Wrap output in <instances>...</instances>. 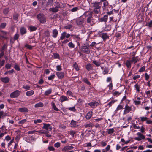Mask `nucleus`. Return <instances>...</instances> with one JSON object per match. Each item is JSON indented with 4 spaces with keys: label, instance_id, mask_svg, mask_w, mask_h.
Wrapping results in <instances>:
<instances>
[{
    "label": "nucleus",
    "instance_id": "obj_1",
    "mask_svg": "<svg viewBox=\"0 0 152 152\" xmlns=\"http://www.w3.org/2000/svg\"><path fill=\"white\" fill-rule=\"evenodd\" d=\"M93 12L95 14H98L100 12V9L102 5V3L95 1L92 3Z\"/></svg>",
    "mask_w": 152,
    "mask_h": 152
},
{
    "label": "nucleus",
    "instance_id": "obj_2",
    "mask_svg": "<svg viewBox=\"0 0 152 152\" xmlns=\"http://www.w3.org/2000/svg\"><path fill=\"white\" fill-rule=\"evenodd\" d=\"M87 23L91 25H93L96 23V20L92 15H91L87 18Z\"/></svg>",
    "mask_w": 152,
    "mask_h": 152
},
{
    "label": "nucleus",
    "instance_id": "obj_3",
    "mask_svg": "<svg viewBox=\"0 0 152 152\" xmlns=\"http://www.w3.org/2000/svg\"><path fill=\"white\" fill-rule=\"evenodd\" d=\"M89 46H88L86 45H83L81 47V51L86 54H88L90 53V50L89 49Z\"/></svg>",
    "mask_w": 152,
    "mask_h": 152
},
{
    "label": "nucleus",
    "instance_id": "obj_4",
    "mask_svg": "<svg viewBox=\"0 0 152 152\" xmlns=\"http://www.w3.org/2000/svg\"><path fill=\"white\" fill-rule=\"evenodd\" d=\"M37 18L38 20L41 23H44L46 21V18L43 14H39L37 15Z\"/></svg>",
    "mask_w": 152,
    "mask_h": 152
},
{
    "label": "nucleus",
    "instance_id": "obj_5",
    "mask_svg": "<svg viewBox=\"0 0 152 152\" xmlns=\"http://www.w3.org/2000/svg\"><path fill=\"white\" fill-rule=\"evenodd\" d=\"M20 93V91L17 90L11 93L10 94V96L11 98H17L19 96Z\"/></svg>",
    "mask_w": 152,
    "mask_h": 152
},
{
    "label": "nucleus",
    "instance_id": "obj_6",
    "mask_svg": "<svg viewBox=\"0 0 152 152\" xmlns=\"http://www.w3.org/2000/svg\"><path fill=\"white\" fill-rule=\"evenodd\" d=\"M131 107L129 106L128 104H126L125 105V110L124 111V114H126L127 113H128L129 111H131Z\"/></svg>",
    "mask_w": 152,
    "mask_h": 152
},
{
    "label": "nucleus",
    "instance_id": "obj_7",
    "mask_svg": "<svg viewBox=\"0 0 152 152\" xmlns=\"http://www.w3.org/2000/svg\"><path fill=\"white\" fill-rule=\"evenodd\" d=\"M43 128L49 131H51L52 129V128L51 127L50 124L45 123L44 124Z\"/></svg>",
    "mask_w": 152,
    "mask_h": 152
},
{
    "label": "nucleus",
    "instance_id": "obj_8",
    "mask_svg": "<svg viewBox=\"0 0 152 152\" xmlns=\"http://www.w3.org/2000/svg\"><path fill=\"white\" fill-rule=\"evenodd\" d=\"M88 104L92 108H94L99 105V104L97 102L94 101L88 103Z\"/></svg>",
    "mask_w": 152,
    "mask_h": 152
},
{
    "label": "nucleus",
    "instance_id": "obj_9",
    "mask_svg": "<svg viewBox=\"0 0 152 152\" xmlns=\"http://www.w3.org/2000/svg\"><path fill=\"white\" fill-rule=\"evenodd\" d=\"M100 37L102 38L103 40L105 41L106 39H109V36L107 34V33H102L100 34Z\"/></svg>",
    "mask_w": 152,
    "mask_h": 152
},
{
    "label": "nucleus",
    "instance_id": "obj_10",
    "mask_svg": "<svg viewBox=\"0 0 152 152\" xmlns=\"http://www.w3.org/2000/svg\"><path fill=\"white\" fill-rule=\"evenodd\" d=\"M108 16L107 15H104L103 17L99 19V21L100 22H106L107 20Z\"/></svg>",
    "mask_w": 152,
    "mask_h": 152
},
{
    "label": "nucleus",
    "instance_id": "obj_11",
    "mask_svg": "<svg viewBox=\"0 0 152 152\" xmlns=\"http://www.w3.org/2000/svg\"><path fill=\"white\" fill-rule=\"evenodd\" d=\"M56 75L59 78L62 79L64 76V73L63 72H57Z\"/></svg>",
    "mask_w": 152,
    "mask_h": 152
},
{
    "label": "nucleus",
    "instance_id": "obj_12",
    "mask_svg": "<svg viewBox=\"0 0 152 152\" xmlns=\"http://www.w3.org/2000/svg\"><path fill=\"white\" fill-rule=\"evenodd\" d=\"M84 22V19H77L76 21V23L77 25H81Z\"/></svg>",
    "mask_w": 152,
    "mask_h": 152
},
{
    "label": "nucleus",
    "instance_id": "obj_13",
    "mask_svg": "<svg viewBox=\"0 0 152 152\" xmlns=\"http://www.w3.org/2000/svg\"><path fill=\"white\" fill-rule=\"evenodd\" d=\"M58 34V31L56 29H54L52 31V36L53 38H56Z\"/></svg>",
    "mask_w": 152,
    "mask_h": 152
},
{
    "label": "nucleus",
    "instance_id": "obj_14",
    "mask_svg": "<svg viewBox=\"0 0 152 152\" xmlns=\"http://www.w3.org/2000/svg\"><path fill=\"white\" fill-rule=\"evenodd\" d=\"M73 148V147L72 146H65L62 149V151H65L69 150H71Z\"/></svg>",
    "mask_w": 152,
    "mask_h": 152
},
{
    "label": "nucleus",
    "instance_id": "obj_15",
    "mask_svg": "<svg viewBox=\"0 0 152 152\" xmlns=\"http://www.w3.org/2000/svg\"><path fill=\"white\" fill-rule=\"evenodd\" d=\"M103 6L102 7V9L103 10H105L107 8V7L109 5V3L108 1H106L103 2Z\"/></svg>",
    "mask_w": 152,
    "mask_h": 152
},
{
    "label": "nucleus",
    "instance_id": "obj_16",
    "mask_svg": "<svg viewBox=\"0 0 152 152\" xmlns=\"http://www.w3.org/2000/svg\"><path fill=\"white\" fill-rule=\"evenodd\" d=\"M29 110L26 107H23L21 108H19L18 109V111L20 112H28Z\"/></svg>",
    "mask_w": 152,
    "mask_h": 152
},
{
    "label": "nucleus",
    "instance_id": "obj_17",
    "mask_svg": "<svg viewBox=\"0 0 152 152\" xmlns=\"http://www.w3.org/2000/svg\"><path fill=\"white\" fill-rule=\"evenodd\" d=\"M1 80L4 83H7L9 82L10 79L8 77H2L1 78Z\"/></svg>",
    "mask_w": 152,
    "mask_h": 152
},
{
    "label": "nucleus",
    "instance_id": "obj_18",
    "mask_svg": "<svg viewBox=\"0 0 152 152\" xmlns=\"http://www.w3.org/2000/svg\"><path fill=\"white\" fill-rule=\"evenodd\" d=\"M20 33L21 35H23L26 33V30L24 27H21L20 29Z\"/></svg>",
    "mask_w": 152,
    "mask_h": 152
},
{
    "label": "nucleus",
    "instance_id": "obj_19",
    "mask_svg": "<svg viewBox=\"0 0 152 152\" xmlns=\"http://www.w3.org/2000/svg\"><path fill=\"white\" fill-rule=\"evenodd\" d=\"M131 64V61L128 60H127L126 61V64L128 69H130Z\"/></svg>",
    "mask_w": 152,
    "mask_h": 152
},
{
    "label": "nucleus",
    "instance_id": "obj_20",
    "mask_svg": "<svg viewBox=\"0 0 152 152\" xmlns=\"http://www.w3.org/2000/svg\"><path fill=\"white\" fill-rule=\"evenodd\" d=\"M68 99L67 97L62 95L60 98V101L61 102H63L66 101H68Z\"/></svg>",
    "mask_w": 152,
    "mask_h": 152
},
{
    "label": "nucleus",
    "instance_id": "obj_21",
    "mask_svg": "<svg viewBox=\"0 0 152 152\" xmlns=\"http://www.w3.org/2000/svg\"><path fill=\"white\" fill-rule=\"evenodd\" d=\"M34 93V91L33 90H30L28 91L26 93V95L28 96H30L33 95Z\"/></svg>",
    "mask_w": 152,
    "mask_h": 152
},
{
    "label": "nucleus",
    "instance_id": "obj_22",
    "mask_svg": "<svg viewBox=\"0 0 152 152\" xmlns=\"http://www.w3.org/2000/svg\"><path fill=\"white\" fill-rule=\"evenodd\" d=\"M137 135L140 138L142 139H144L145 138V136L142 134L141 133L138 132L137 133Z\"/></svg>",
    "mask_w": 152,
    "mask_h": 152
},
{
    "label": "nucleus",
    "instance_id": "obj_23",
    "mask_svg": "<svg viewBox=\"0 0 152 152\" xmlns=\"http://www.w3.org/2000/svg\"><path fill=\"white\" fill-rule=\"evenodd\" d=\"M66 32H63L60 37V39L61 40H62L65 39V37H66Z\"/></svg>",
    "mask_w": 152,
    "mask_h": 152
},
{
    "label": "nucleus",
    "instance_id": "obj_24",
    "mask_svg": "<svg viewBox=\"0 0 152 152\" xmlns=\"http://www.w3.org/2000/svg\"><path fill=\"white\" fill-rule=\"evenodd\" d=\"M44 105L43 103L39 102L36 104L35 105V107L36 108L42 107Z\"/></svg>",
    "mask_w": 152,
    "mask_h": 152
},
{
    "label": "nucleus",
    "instance_id": "obj_25",
    "mask_svg": "<svg viewBox=\"0 0 152 152\" xmlns=\"http://www.w3.org/2000/svg\"><path fill=\"white\" fill-rule=\"evenodd\" d=\"M92 68V66L90 64H87L86 65V69L88 71H90Z\"/></svg>",
    "mask_w": 152,
    "mask_h": 152
},
{
    "label": "nucleus",
    "instance_id": "obj_26",
    "mask_svg": "<svg viewBox=\"0 0 152 152\" xmlns=\"http://www.w3.org/2000/svg\"><path fill=\"white\" fill-rule=\"evenodd\" d=\"M92 115V113L89 112L86 115V118L87 119H89L91 118Z\"/></svg>",
    "mask_w": 152,
    "mask_h": 152
},
{
    "label": "nucleus",
    "instance_id": "obj_27",
    "mask_svg": "<svg viewBox=\"0 0 152 152\" xmlns=\"http://www.w3.org/2000/svg\"><path fill=\"white\" fill-rule=\"evenodd\" d=\"M51 11L53 12H57L59 10V9L56 6L55 7L50 8Z\"/></svg>",
    "mask_w": 152,
    "mask_h": 152
},
{
    "label": "nucleus",
    "instance_id": "obj_28",
    "mask_svg": "<svg viewBox=\"0 0 152 152\" xmlns=\"http://www.w3.org/2000/svg\"><path fill=\"white\" fill-rule=\"evenodd\" d=\"M63 4L61 2H58L56 3V6L59 9V8H62L63 7Z\"/></svg>",
    "mask_w": 152,
    "mask_h": 152
},
{
    "label": "nucleus",
    "instance_id": "obj_29",
    "mask_svg": "<svg viewBox=\"0 0 152 152\" xmlns=\"http://www.w3.org/2000/svg\"><path fill=\"white\" fill-rule=\"evenodd\" d=\"M78 122L73 120L71 121L70 124L73 127H74L77 124Z\"/></svg>",
    "mask_w": 152,
    "mask_h": 152
},
{
    "label": "nucleus",
    "instance_id": "obj_30",
    "mask_svg": "<svg viewBox=\"0 0 152 152\" xmlns=\"http://www.w3.org/2000/svg\"><path fill=\"white\" fill-rule=\"evenodd\" d=\"M52 91V90L51 89H48L46 91L45 93V96H48L49 94L51 93Z\"/></svg>",
    "mask_w": 152,
    "mask_h": 152
},
{
    "label": "nucleus",
    "instance_id": "obj_31",
    "mask_svg": "<svg viewBox=\"0 0 152 152\" xmlns=\"http://www.w3.org/2000/svg\"><path fill=\"white\" fill-rule=\"evenodd\" d=\"M140 87V86L138 85L137 84H136L134 86L135 88L136 89L137 92H139Z\"/></svg>",
    "mask_w": 152,
    "mask_h": 152
},
{
    "label": "nucleus",
    "instance_id": "obj_32",
    "mask_svg": "<svg viewBox=\"0 0 152 152\" xmlns=\"http://www.w3.org/2000/svg\"><path fill=\"white\" fill-rule=\"evenodd\" d=\"M93 63L97 66H99L101 64L100 62L95 60L93 61Z\"/></svg>",
    "mask_w": 152,
    "mask_h": 152
},
{
    "label": "nucleus",
    "instance_id": "obj_33",
    "mask_svg": "<svg viewBox=\"0 0 152 152\" xmlns=\"http://www.w3.org/2000/svg\"><path fill=\"white\" fill-rule=\"evenodd\" d=\"M44 35L47 37H49L50 36V33L48 30L45 31L44 33Z\"/></svg>",
    "mask_w": 152,
    "mask_h": 152
},
{
    "label": "nucleus",
    "instance_id": "obj_34",
    "mask_svg": "<svg viewBox=\"0 0 152 152\" xmlns=\"http://www.w3.org/2000/svg\"><path fill=\"white\" fill-rule=\"evenodd\" d=\"M107 130V133L108 134H112L114 132V129L113 128L109 129Z\"/></svg>",
    "mask_w": 152,
    "mask_h": 152
},
{
    "label": "nucleus",
    "instance_id": "obj_35",
    "mask_svg": "<svg viewBox=\"0 0 152 152\" xmlns=\"http://www.w3.org/2000/svg\"><path fill=\"white\" fill-rule=\"evenodd\" d=\"M52 108L54 109L56 111H58L59 109H58L56 107L55 104L53 102L52 103Z\"/></svg>",
    "mask_w": 152,
    "mask_h": 152
},
{
    "label": "nucleus",
    "instance_id": "obj_36",
    "mask_svg": "<svg viewBox=\"0 0 152 152\" xmlns=\"http://www.w3.org/2000/svg\"><path fill=\"white\" fill-rule=\"evenodd\" d=\"M83 81L87 84L90 85H91L90 83L88 81V79L86 78H84L83 79Z\"/></svg>",
    "mask_w": 152,
    "mask_h": 152
},
{
    "label": "nucleus",
    "instance_id": "obj_37",
    "mask_svg": "<svg viewBox=\"0 0 152 152\" xmlns=\"http://www.w3.org/2000/svg\"><path fill=\"white\" fill-rule=\"evenodd\" d=\"M115 100H113L111 101V102H110L107 104V106H109V107H111L112 105L115 102Z\"/></svg>",
    "mask_w": 152,
    "mask_h": 152
},
{
    "label": "nucleus",
    "instance_id": "obj_38",
    "mask_svg": "<svg viewBox=\"0 0 152 152\" xmlns=\"http://www.w3.org/2000/svg\"><path fill=\"white\" fill-rule=\"evenodd\" d=\"M123 107L122 105H119L118 106V107H117L116 110H115V112H117L119 110L121 109H123Z\"/></svg>",
    "mask_w": 152,
    "mask_h": 152
},
{
    "label": "nucleus",
    "instance_id": "obj_39",
    "mask_svg": "<svg viewBox=\"0 0 152 152\" xmlns=\"http://www.w3.org/2000/svg\"><path fill=\"white\" fill-rule=\"evenodd\" d=\"M69 47L70 48H74L75 47V45L72 42H70L68 44Z\"/></svg>",
    "mask_w": 152,
    "mask_h": 152
},
{
    "label": "nucleus",
    "instance_id": "obj_40",
    "mask_svg": "<svg viewBox=\"0 0 152 152\" xmlns=\"http://www.w3.org/2000/svg\"><path fill=\"white\" fill-rule=\"evenodd\" d=\"M73 67L77 71H78L79 70V69L78 67L77 64L76 62H75L74 64Z\"/></svg>",
    "mask_w": 152,
    "mask_h": 152
},
{
    "label": "nucleus",
    "instance_id": "obj_41",
    "mask_svg": "<svg viewBox=\"0 0 152 152\" xmlns=\"http://www.w3.org/2000/svg\"><path fill=\"white\" fill-rule=\"evenodd\" d=\"M131 61V62H134V63H136L137 61V57H132V60Z\"/></svg>",
    "mask_w": 152,
    "mask_h": 152
},
{
    "label": "nucleus",
    "instance_id": "obj_42",
    "mask_svg": "<svg viewBox=\"0 0 152 152\" xmlns=\"http://www.w3.org/2000/svg\"><path fill=\"white\" fill-rule=\"evenodd\" d=\"M19 34L17 33L15 34L14 37V39L15 40H17L19 37Z\"/></svg>",
    "mask_w": 152,
    "mask_h": 152
},
{
    "label": "nucleus",
    "instance_id": "obj_43",
    "mask_svg": "<svg viewBox=\"0 0 152 152\" xmlns=\"http://www.w3.org/2000/svg\"><path fill=\"white\" fill-rule=\"evenodd\" d=\"M18 17V15L17 14H14L13 16V18L14 20H17Z\"/></svg>",
    "mask_w": 152,
    "mask_h": 152
},
{
    "label": "nucleus",
    "instance_id": "obj_44",
    "mask_svg": "<svg viewBox=\"0 0 152 152\" xmlns=\"http://www.w3.org/2000/svg\"><path fill=\"white\" fill-rule=\"evenodd\" d=\"M147 26H148L149 27H152V20H150L146 24Z\"/></svg>",
    "mask_w": 152,
    "mask_h": 152
},
{
    "label": "nucleus",
    "instance_id": "obj_45",
    "mask_svg": "<svg viewBox=\"0 0 152 152\" xmlns=\"http://www.w3.org/2000/svg\"><path fill=\"white\" fill-rule=\"evenodd\" d=\"M144 75L145 78V80H148L149 78V75H148L147 73H145Z\"/></svg>",
    "mask_w": 152,
    "mask_h": 152
},
{
    "label": "nucleus",
    "instance_id": "obj_46",
    "mask_svg": "<svg viewBox=\"0 0 152 152\" xmlns=\"http://www.w3.org/2000/svg\"><path fill=\"white\" fill-rule=\"evenodd\" d=\"M145 66H143L139 70V72H142L144 71L145 69Z\"/></svg>",
    "mask_w": 152,
    "mask_h": 152
},
{
    "label": "nucleus",
    "instance_id": "obj_47",
    "mask_svg": "<svg viewBox=\"0 0 152 152\" xmlns=\"http://www.w3.org/2000/svg\"><path fill=\"white\" fill-rule=\"evenodd\" d=\"M141 120L143 122L145 121H146L148 118L146 117H140Z\"/></svg>",
    "mask_w": 152,
    "mask_h": 152
},
{
    "label": "nucleus",
    "instance_id": "obj_48",
    "mask_svg": "<svg viewBox=\"0 0 152 152\" xmlns=\"http://www.w3.org/2000/svg\"><path fill=\"white\" fill-rule=\"evenodd\" d=\"M11 66V65L9 64H7L5 65V68L7 69H10Z\"/></svg>",
    "mask_w": 152,
    "mask_h": 152
},
{
    "label": "nucleus",
    "instance_id": "obj_49",
    "mask_svg": "<svg viewBox=\"0 0 152 152\" xmlns=\"http://www.w3.org/2000/svg\"><path fill=\"white\" fill-rule=\"evenodd\" d=\"M29 28L31 31H34L37 29L36 27L34 26H30Z\"/></svg>",
    "mask_w": 152,
    "mask_h": 152
},
{
    "label": "nucleus",
    "instance_id": "obj_50",
    "mask_svg": "<svg viewBox=\"0 0 152 152\" xmlns=\"http://www.w3.org/2000/svg\"><path fill=\"white\" fill-rule=\"evenodd\" d=\"M55 77V75H52L51 76H49L48 77V79L49 80H51L53 79Z\"/></svg>",
    "mask_w": 152,
    "mask_h": 152
},
{
    "label": "nucleus",
    "instance_id": "obj_51",
    "mask_svg": "<svg viewBox=\"0 0 152 152\" xmlns=\"http://www.w3.org/2000/svg\"><path fill=\"white\" fill-rule=\"evenodd\" d=\"M9 12V8H7L4 9L3 11V13L5 14H7Z\"/></svg>",
    "mask_w": 152,
    "mask_h": 152
},
{
    "label": "nucleus",
    "instance_id": "obj_52",
    "mask_svg": "<svg viewBox=\"0 0 152 152\" xmlns=\"http://www.w3.org/2000/svg\"><path fill=\"white\" fill-rule=\"evenodd\" d=\"M6 25V24L5 23H1L0 26V27L2 28H4Z\"/></svg>",
    "mask_w": 152,
    "mask_h": 152
},
{
    "label": "nucleus",
    "instance_id": "obj_53",
    "mask_svg": "<svg viewBox=\"0 0 152 152\" xmlns=\"http://www.w3.org/2000/svg\"><path fill=\"white\" fill-rule=\"evenodd\" d=\"M26 119H23L21 121H20L18 122V124H23L25 123L26 121Z\"/></svg>",
    "mask_w": 152,
    "mask_h": 152
},
{
    "label": "nucleus",
    "instance_id": "obj_54",
    "mask_svg": "<svg viewBox=\"0 0 152 152\" xmlns=\"http://www.w3.org/2000/svg\"><path fill=\"white\" fill-rule=\"evenodd\" d=\"M54 57L55 58H59V55L58 53H54Z\"/></svg>",
    "mask_w": 152,
    "mask_h": 152
},
{
    "label": "nucleus",
    "instance_id": "obj_55",
    "mask_svg": "<svg viewBox=\"0 0 152 152\" xmlns=\"http://www.w3.org/2000/svg\"><path fill=\"white\" fill-rule=\"evenodd\" d=\"M23 87L26 90H28L30 89V87L28 85H26L25 86H23Z\"/></svg>",
    "mask_w": 152,
    "mask_h": 152
},
{
    "label": "nucleus",
    "instance_id": "obj_56",
    "mask_svg": "<svg viewBox=\"0 0 152 152\" xmlns=\"http://www.w3.org/2000/svg\"><path fill=\"white\" fill-rule=\"evenodd\" d=\"M104 72V74H108V68H105L104 69V70L103 71Z\"/></svg>",
    "mask_w": 152,
    "mask_h": 152
},
{
    "label": "nucleus",
    "instance_id": "obj_57",
    "mask_svg": "<svg viewBox=\"0 0 152 152\" xmlns=\"http://www.w3.org/2000/svg\"><path fill=\"white\" fill-rule=\"evenodd\" d=\"M25 47H26L27 48L30 50L32 48V46L30 45H29L28 44H26V45H25Z\"/></svg>",
    "mask_w": 152,
    "mask_h": 152
},
{
    "label": "nucleus",
    "instance_id": "obj_58",
    "mask_svg": "<svg viewBox=\"0 0 152 152\" xmlns=\"http://www.w3.org/2000/svg\"><path fill=\"white\" fill-rule=\"evenodd\" d=\"M54 145L55 147L58 148L60 146V143L59 142H57L55 143Z\"/></svg>",
    "mask_w": 152,
    "mask_h": 152
},
{
    "label": "nucleus",
    "instance_id": "obj_59",
    "mask_svg": "<svg viewBox=\"0 0 152 152\" xmlns=\"http://www.w3.org/2000/svg\"><path fill=\"white\" fill-rule=\"evenodd\" d=\"M5 63V61L4 60L1 61L0 60V66L1 67L3 66Z\"/></svg>",
    "mask_w": 152,
    "mask_h": 152
},
{
    "label": "nucleus",
    "instance_id": "obj_60",
    "mask_svg": "<svg viewBox=\"0 0 152 152\" xmlns=\"http://www.w3.org/2000/svg\"><path fill=\"white\" fill-rule=\"evenodd\" d=\"M42 122V121L41 119H37L36 120H35L34 121V123L35 124H37V123H40Z\"/></svg>",
    "mask_w": 152,
    "mask_h": 152
},
{
    "label": "nucleus",
    "instance_id": "obj_61",
    "mask_svg": "<svg viewBox=\"0 0 152 152\" xmlns=\"http://www.w3.org/2000/svg\"><path fill=\"white\" fill-rule=\"evenodd\" d=\"M14 68L15 70L18 71H19L20 70V67L18 65H15V66Z\"/></svg>",
    "mask_w": 152,
    "mask_h": 152
},
{
    "label": "nucleus",
    "instance_id": "obj_62",
    "mask_svg": "<svg viewBox=\"0 0 152 152\" xmlns=\"http://www.w3.org/2000/svg\"><path fill=\"white\" fill-rule=\"evenodd\" d=\"M72 27V26L71 25H69L68 26H64V28L67 29H70Z\"/></svg>",
    "mask_w": 152,
    "mask_h": 152
},
{
    "label": "nucleus",
    "instance_id": "obj_63",
    "mask_svg": "<svg viewBox=\"0 0 152 152\" xmlns=\"http://www.w3.org/2000/svg\"><path fill=\"white\" fill-rule=\"evenodd\" d=\"M76 133V132L75 131H73V130H71L70 131V134L73 137L74 136V134Z\"/></svg>",
    "mask_w": 152,
    "mask_h": 152
},
{
    "label": "nucleus",
    "instance_id": "obj_64",
    "mask_svg": "<svg viewBox=\"0 0 152 152\" xmlns=\"http://www.w3.org/2000/svg\"><path fill=\"white\" fill-rule=\"evenodd\" d=\"M56 69L57 71H60L62 70L61 67L60 65H58L56 66Z\"/></svg>",
    "mask_w": 152,
    "mask_h": 152
}]
</instances>
